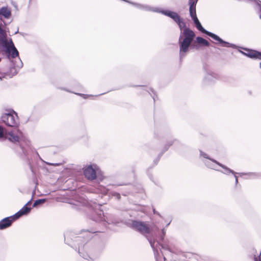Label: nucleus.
<instances>
[{
	"label": "nucleus",
	"instance_id": "nucleus-1",
	"mask_svg": "<svg viewBox=\"0 0 261 261\" xmlns=\"http://www.w3.org/2000/svg\"><path fill=\"white\" fill-rule=\"evenodd\" d=\"M162 14L171 18L176 22L181 30L180 35L179 38V57L181 59L185 56L189 50V46L192 43L194 37V32L189 28H186V23L178 14L174 12L169 10H161L158 8H153L152 11Z\"/></svg>",
	"mask_w": 261,
	"mask_h": 261
},
{
	"label": "nucleus",
	"instance_id": "nucleus-19",
	"mask_svg": "<svg viewBox=\"0 0 261 261\" xmlns=\"http://www.w3.org/2000/svg\"><path fill=\"white\" fill-rule=\"evenodd\" d=\"M196 41L198 43L202 44L205 46H209V42L205 39L201 37H197L196 38Z\"/></svg>",
	"mask_w": 261,
	"mask_h": 261
},
{
	"label": "nucleus",
	"instance_id": "nucleus-12",
	"mask_svg": "<svg viewBox=\"0 0 261 261\" xmlns=\"http://www.w3.org/2000/svg\"><path fill=\"white\" fill-rule=\"evenodd\" d=\"M245 50H246V52H243L242 51H240V52L242 54L250 58L261 59V53L253 50H249L246 49H245Z\"/></svg>",
	"mask_w": 261,
	"mask_h": 261
},
{
	"label": "nucleus",
	"instance_id": "nucleus-20",
	"mask_svg": "<svg viewBox=\"0 0 261 261\" xmlns=\"http://www.w3.org/2000/svg\"><path fill=\"white\" fill-rule=\"evenodd\" d=\"M240 176L243 175H245L247 176L248 178H253L257 176V174L255 173H238Z\"/></svg>",
	"mask_w": 261,
	"mask_h": 261
},
{
	"label": "nucleus",
	"instance_id": "nucleus-31",
	"mask_svg": "<svg viewBox=\"0 0 261 261\" xmlns=\"http://www.w3.org/2000/svg\"><path fill=\"white\" fill-rule=\"evenodd\" d=\"M153 213H154V214H158V213L156 212L155 210H153ZM158 215H159V214H158Z\"/></svg>",
	"mask_w": 261,
	"mask_h": 261
},
{
	"label": "nucleus",
	"instance_id": "nucleus-22",
	"mask_svg": "<svg viewBox=\"0 0 261 261\" xmlns=\"http://www.w3.org/2000/svg\"><path fill=\"white\" fill-rule=\"evenodd\" d=\"M79 254H80L81 256H82L84 258L86 259H87V260H89V259H93V258H92V257H91L88 254L86 253V254H84V253H82L81 251H80V250L79 249Z\"/></svg>",
	"mask_w": 261,
	"mask_h": 261
},
{
	"label": "nucleus",
	"instance_id": "nucleus-6",
	"mask_svg": "<svg viewBox=\"0 0 261 261\" xmlns=\"http://www.w3.org/2000/svg\"><path fill=\"white\" fill-rule=\"evenodd\" d=\"M18 63L13 64V67H11L9 70L6 69H0V73L4 75V76H9L10 77L15 75L18 70L22 66V63L19 58L18 59Z\"/></svg>",
	"mask_w": 261,
	"mask_h": 261
},
{
	"label": "nucleus",
	"instance_id": "nucleus-36",
	"mask_svg": "<svg viewBox=\"0 0 261 261\" xmlns=\"http://www.w3.org/2000/svg\"><path fill=\"white\" fill-rule=\"evenodd\" d=\"M259 67H260V68H261V63H260Z\"/></svg>",
	"mask_w": 261,
	"mask_h": 261
},
{
	"label": "nucleus",
	"instance_id": "nucleus-32",
	"mask_svg": "<svg viewBox=\"0 0 261 261\" xmlns=\"http://www.w3.org/2000/svg\"><path fill=\"white\" fill-rule=\"evenodd\" d=\"M245 1L247 2H249L251 1V0H244Z\"/></svg>",
	"mask_w": 261,
	"mask_h": 261
},
{
	"label": "nucleus",
	"instance_id": "nucleus-15",
	"mask_svg": "<svg viewBox=\"0 0 261 261\" xmlns=\"http://www.w3.org/2000/svg\"><path fill=\"white\" fill-rule=\"evenodd\" d=\"M30 211V207L27 206L26 205H24L21 209H20L17 213H16L14 215H13L14 219L16 220L21 216L29 214Z\"/></svg>",
	"mask_w": 261,
	"mask_h": 261
},
{
	"label": "nucleus",
	"instance_id": "nucleus-25",
	"mask_svg": "<svg viewBox=\"0 0 261 261\" xmlns=\"http://www.w3.org/2000/svg\"><path fill=\"white\" fill-rule=\"evenodd\" d=\"M213 78H214V75L210 73H208L205 77L204 80L205 81V82L213 81Z\"/></svg>",
	"mask_w": 261,
	"mask_h": 261
},
{
	"label": "nucleus",
	"instance_id": "nucleus-5",
	"mask_svg": "<svg viewBox=\"0 0 261 261\" xmlns=\"http://www.w3.org/2000/svg\"><path fill=\"white\" fill-rule=\"evenodd\" d=\"M3 123L8 126L16 127L19 124L17 114L13 110H8L1 116Z\"/></svg>",
	"mask_w": 261,
	"mask_h": 261
},
{
	"label": "nucleus",
	"instance_id": "nucleus-4",
	"mask_svg": "<svg viewBox=\"0 0 261 261\" xmlns=\"http://www.w3.org/2000/svg\"><path fill=\"white\" fill-rule=\"evenodd\" d=\"M193 20L194 21V23L196 25V27L197 29L201 31L202 33H204L210 37H212L213 39L218 41L220 44H221L222 46L226 47H231L232 48H237V46L234 44H232L227 42H226L223 40L221 38H220L217 35L212 33L210 32L206 31L204 29L201 25L200 22H199L197 16H195L194 17L192 18Z\"/></svg>",
	"mask_w": 261,
	"mask_h": 261
},
{
	"label": "nucleus",
	"instance_id": "nucleus-34",
	"mask_svg": "<svg viewBox=\"0 0 261 261\" xmlns=\"http://www.w3.org/2000/svg\"><path fill=\"white\" fill-rule=\"evenodd\" d=\"M156 245H160V244H159V242H157V243H156Z\"/></svg>",
	"mask_w": 261,
	"mask_h": 261
},
{
	"label": "nucleus",
	"instance_id": "nucleus-33",
	"mask_svg": "<svg viewBox=\"0 0 261 261\" xmlns=\"http://www.w3.org/2000/svg\"><path fill=\"white\" fill-rule=\"evenodd\" d=\"M77 241L80 240H81V238H80V237H79V238H77Z\"/></svg>",
	"mask_w": 261,
	"mask_h": 261
},
{
	"label": "nucleus",
	"instance_id": "nucleus-14",
	"mask_svg": "<svg viewBox=\"0 0 261 261\" xmlns=\"http://www.w3.org/2000/svg\"><path fill=\"white\" fill-rule=\"evenodd\" d=\"M197 2L198 0H189L188 4L190 6L189 11L191 18L197 16L196 13V6Z\"/></svg>",
	"mask_w": 261,
	"mask_h": 261
},
{
	"label": "nucleus",
	"instance_id": "nucleus-11",
	"mask_svg": "<svg viewBox=\"0 0 261 261\" xmlns=\"http://www.w3.org/2000/svg\"><path fill=\"white\" fill-rule=\"evenodd\" d=\"M15 220L13 216L3 219L0 221V229H4L9 227L12 222Z\"/></svg>",
	"mask_w": 261,
	"mask_h": 261
},
{
	"label": "nucleus",
	"instance_id": "nucleus-9",
	"mask_svg": "<svg viewBox=\"0 0 261 261\" xmlns=\"http://www.w3.org/2000/svg\"><path fill=\"white\" fill-rule=\"evenodd\" d=\"M97 166L96 165H88L86 166L84 169V174L89 180H93L96 178V170Z\"/></svg>",
	"mask_w": 261,
	"mask_h": 261
},
{
	"label": "nucleus",
	"instance_id": "nucleus-37",
	"mask_svg": "<svg viewBox=\"0 0 261 261\" xmlns=\"http://www.w3.org/2000/svg\"><path fill=\"white\" fill-rule=\"evenodd\" d=\"M164 261L165 260V257H164Z\"/></svg>",
	"mask_w": 261,
	"mask_h": 261
},
{
	"label": "nucleus",
	"instance_id": "nucleus-27",
	"mask_svg": "<svg viewBox=\"0 0 261 261\" xmlns=\"http://www.w3.org/2000/svg\"><path fill=\"white\" fill-rule=\"evenodd\" d=\"M162 235L160 237V240L161 241H163L164 240V238L165 236V234H166V230L164 228L162 230Z\"/></svg>",
	"mask_w": 261,
	"mask_h": 261
},
{
	"label": "nucleus",
	"instance_id": "nucleus-24",
	"mask_svg": "<svg viewBox=\"0 0 261 261\" xmlns=\"http://www.w3.org/2000/svg\"><path fill=\"white\" fill-rule=\"evenodd\" d=\"M250 3H254L255 5L258 6L261 11V1L258 0H251ZM259 18L261 19V14L259 15Z\"/></svg>",
	"mask_w": 261,
	"mask_h": 261
},
{
	"label": "nucleus",
	"instance_id": "nucleus-10",
	"mask_svg": "<svg viewBox=\"0 0 261 261\" xmlns=\"http://www.w3.org/2000/svg\"><path fill=\"white\" fill-rule=\"evenodd\" d=\"M9 41L7 39L6 31L0 27V49H6V44Z\"/></svg>",
	"mask_w": 261,
	"mask_h": 261
},
{
	"label": "nucleus",
	"instance_id": "nucleus-28",
	"mask_svg": "<svg viewBox=\"0 0 261 261\" xmlns=\"http://www.w3.org/2000/svg\"><path fill=\"white\" fill-rule=\"evenodd\" d=\"M161 247H162V248L164 249H166V250H169V248L168 246H167L165 244H162V245H161Z\"/></svg>",
	"mask_w": 261,
	"mask_h": 261
},
{
	"label": "nucleus",
	"instance_id": "nucleus-8",
	"mask_svg": "<svg viewBox=\"0 0 261 261\" xmlns=\"http://www.w3.org/2000/svg\"><path fill=\"white\" fill-rule=\"evenodd\" d=\"M6 45L7 48L6 49H0L1 51L6 53L8 56L9 58L11 57L12 58H15L18 56V51L15 47L11 39L7 43Z\"/></svg>",
	"mask_w": 261,
	"mask_h": 261
},
{
	"label": "nucleus",
	"instance_id": "nucleus-23",
	"mask_svg": "<svg viewBox=\"0 0 261 261\" xmlns=\"http://www.w3.org/2000/svg\"><path fill=\"white\" fill-rule=\"evenodd\" d=\"M109 196L111 195L112 197H114L116 199H118V200L120 199V197H121L119 193H117V192H110L109 193Z\"/></svg>",
	"mask_w": 261,
	"mask_h": 261
},
{
	"label": "nucleus",
	"instance_id": "nucleus-13",
	"mask_svg": "<svg viewBox=\"0 0 261 261\" xmlns=\"http://www.w3.org/2000/svg\"><path fill=\"white\" fill-rule=\"evenodd\" d=\"M200 155L202 156L204 158L207 159H208L210 160V161H206L205 162H204V164L206 165V166L207 167H208L210 168H211V169H215V170H217V171H219L217 168V167H216V165H217V164H215V163H214L212 161V160H213V159L208 158L207 155L206 153L201 151L200 152Z\"/></svg>",
	"mask_w": 261,
	"mask_h": 261
},
{
	"label": "nucleus",
	"instance_id": "nucleus-16",
	"mask_svg": "<svg viewBox=\"0 0 261 261\" xmlns=\"http://www.w3.org/2000/svg\"><path fill=\"white\" fill-rule=\"evenodd\" d=\"M0 14L5 18H9L11 15V10L7 7H3L0 9Z\"/></svg>",
	"mask_w": 261,
	"mask_h": 261
},
{
	"label": "nucleus",
	"instance_id": "nucleus-21",
	"mask_svg": "<svg viewBox=\"0 0 261 261\" xmlns=\"http://www.w3.org/2000/svg\"><path fill=\"white\" fill-rule=\"evenodd\" d=\"M45 201V199H40L36 200L34 202L33 207H35V206H37L38 205L43 203Z\"/></svg>",
	"mask_w": 261,
	"mask_h": 261
},
{
	"label": "nucleus",
	"instance_id": "nucleus-3",
	"mask_svg": "<svg viewBox=\"0 0 261 261\" xmlns=\"http://www.w3.org/2000/svg\"><path fill=\"white\" fill-rule=\"evenodd\" d=\"M82 204L91 209V212L89 215V217L91 219L96 222H107L103 215V212L100 209V204H97L95 202H89L85 199L83 200Z\"/></svg>",
	"mask_w": 261,
	"mask_h": 261
},
{
	"label": "nucleus",
	"instance_id": "nucleus-35",
	"mask_svg": "<svg viewBox=\"0 0 261 261\" xmlns=\"http://www.w3.org/2000/svg\"><path fill=\"white\" fill-rule=\"evenodd\" d=\"M170 222H169V223L167 224V226L169 225V224H170Z\"/></svg>",
	"mask_w": 261,
	"mask_h": 261
},
{
	"label": "nucleus",
	"instance_id": "nucleus-2",
	"mask_svg": "<svg viewBox=\"0 0 261 261\" xmlns=\"http://www.w3.org/2000/svg\"><path fill=\"white\" fill-rule=\"evenodd\" d=\"M130 227L139 231L143 235H145L147 240H148L151 247H152L153 251L154 257L156 259V261H160L159 258V252L155 246V241L153 239L147 236L150 232V229L148 226L144 222L139 221H132L130 224Z\"/></svg>",
	"mask_w": 261,
	"mask_h": 261
},
{
	"label": "nucleus",
	"instance_id": "nucleus-30",
	"mask_svg": "<svg viewBox=\"0 0 261 261\" xmlns=\"http://www.w3.org/2000/svg\"><path fill=\"white\" fill-rule=\"evenodd\" d=\"M31 201H29V202H28L26 203V204H25V205H26V206H27V205L30 204L31 203Z\"/></svg>",
	"mask_w": 261,
	"mask_h": 261
},
{
	"label": "nucleus",
	"instance_id": "nucleus-7",
	"mask_svg": "<svg viewBox=\"0 0 261 261\" xmlns=\"http://www.w3.org/2000/svg\"><path fill=\"white\" fill-rule=\"evenodd\" d=\"M22 132L18 129H14L5 134V139H8L13 143L19 142L23 138Z\"/></svg>",
	"mask_w": 261,
	"mask_h": 261
},
{
	"label": "nucleus",
	"instance_id": "nucleus-17",
	"mask_svg": "<svg viewBox=\"0 0 261 261\" xmlns=\"http://www.w3.org/2000/svg\"><path fill=\"white\" fill-rule=\"evenodd\" d=\"M212 161L214 163H215V164H217V165L221 167L224 170V171H221V172H222L223 173L225 174H229L230 173H232L233 174H237V173L235 172L234 171H233V170H232L230 169L227 168L226 166H224V165L219 163V162H218L216 160H212Z\"/></svg>",
	"mask_w": 261,
	"mask_h": 261
},
{
	"label": "nucleus",
	"instance_id": "nucleus-29",
	"mask_svg": "<svg viewBox=\"0 0 261 261\" xmlns=\"http://www.w3.org/2000/svg\"><path fill=\"white\" fill-rule=\"evenodd\" d=\"M234 177L236 179V183L237 184L238 182V177L236 175V174H234Z\"/></svg>",
	"mask_w": 261,
	"mask_h": 261
},
{
	"label": "nucleus",
	"instance_id": "nucleus-26",
	"mask_svg": "<svg viewBox=\"0 0 261 261\" xmlns=\"http://www.w3.org/2000/svg\"><path fill=\"white\" fill-rule=\"evenodd\" d=\"M5 134L4 128L0 126V139L5 138Z\"/></svg>",
	"mask_w": 261,
	"mask_h": 261
},
{
	"label": "nucleus",
	"instance_id": "nucleus-18",
	"mask_svg": "<svg viewBox=\"0 0 261 261\" xmlns=\"http://www.w3.org/2000/svg\"><path fill=\"white\" fill-rule=\"evenodd\" d=\"M97 192H99L103 195L109 194V190L105 187L101 185H98L97 187Z\"/></svg>",
	"mask_w": 261,
	"mask_h": 261
}]
</instances>
